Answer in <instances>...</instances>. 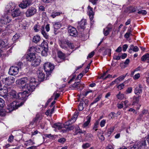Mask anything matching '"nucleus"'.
<instances>
[{
  "label": "nucleus",
  "mask_w": 149,
  "mask_h": 149,
  "mask_svg": "<svg viewBox=\"0 0 149 149\" xmlns=\"http://www.w3.org/2000/svg\"><path fill=\"white\" fill-rule=\"evenodd\" d=\"M6 100L8 102L17 99L23 100L24 102L27 100L28 96V93L27 90H24L22 92L19 93L17 94V92L14 90H11L8 92Z\"/></svg>",
  "instance_id": "1"
},
{
  "label": "nucleus",
  "mask_w": 149,
  "mask_h": 149,
  "mask_svg": "<svg viewBox=\"0 0 149 149\" xmlns=\"http://www.w3.org/2000/svg\"><path fill=\"white\" fill-rule=\"evenodd\" d=\"M29 61H31V65L36 67L40 65L41 59L39 58H36L35 53L30 52L29 53Z\"/></svg>",
  "instance_id": "2"
},
{
  "label": "nucleus",
  "mask_w": 149,
  "mask_h": 149,
  "mask_svg": "<svg viewBox=\"0 0 149 149\" xmlns=\"http://www.w3.org/2000/svg\"><path fill=\"white\" fill-rule=\"evenodd\" d=\"M6 11L8 13H11V15L13 17H18L20 15L21 12L18 9L14 10L15 6H13V7L11 5H10L6 6Z\"/></svg>",
  "instance_id": "3"
},
{
  "label": "nucleus",
  "mask_w": 149,
  "mask_h": 149,
  "mask_svg": "<svg viewBox=\"0 0 149 149\" xmlns=\"http://www.w3.org/2000/svg\"><path fill=\"white\" fill-rule=\"evenodd\" d=\"M24 103V101L19 102L15 101L8 105L7 109L9 112H10L17 109L19 107L21 106Z\"/></svg>",
  "instance_id": "4"
},
{
  "label": "nucleus",
  "mask_w": 149,
  "mask_h": 149,
  "mask_svg": "<svg viewBox=\"0 0 149 149\" xmlns=\"http://www.w3.org/2000/svg\"><path fill=\"white\" fill-rule=\"evenodd\" d=\"M28 81V79L26 77H23L20 79L16 81L17 84H18L19 85H21L22 86V88L23 89L26 88L25 90H27L28 91V84L27 82ZM28 93V92H27Z\"/></svg>",
  "instance_id": "5"
},
{
  "label": "nucleus",
  "mask_w": 149,
  "mask_h": 149,
  "mask_svg": "<svg viewBox=\"0 0 149 149\" xmlns=\"http://www.w3.org/2000/svg\"><path fill=\"white\" fill-rule=\"evenodd\" d=\"M54 66L51 63L49 62L45 63L44 65V68L47 75L50 74L51 72L54 68Z\"/></svg>",
  "instance_id": "6"
},
{
  "label": "nucleus",
  "mask_w": 149,
  "mask_h": 149,
  "mask_svg": "<svg viewBox=\"0 0 149 149\" xmlns=\"http://www.w3.org/2000/svg\"><path fill=\"white\" fill-rule=\"evenodd\" d=\"M36 81L35 79L34 78H31L29 80V91L32 92L35 88V87L37 85Z\"/></svg>",
  "instance_id": "7"
},
{
  "label": "nucleus",
  "mask_w": 149,
  "mask_h": 149,
  "mask_svg": "<svg viewBox=\"0 0 149 149\" xmlns=\"http://www.w3.org/2000/svg\"><path fill=\"white\" fill-rule=\"evenodd\" d=\"M2 81L5 85L9 86L14 82L15 79L13 77L10 76L3 78Z\"/></svg>",
  "instance_id": "8"
},
{
  "label": "nucleus",
  "mask_w": 149,
  "mask_h": 149,
  "mask_svg": "<svg viewBox=\"0 0 149 149\" xmlns=\"http://www.w3.org/2000/svg\"><path fill=\"white\" fill-rule=\"evenodd\" d=\"M41 45L42 49V50L41 52V55L43 56H46L47 55V52L48 50V44L47 42H43Z\"/></svg>",
  "instance_id": "9"
},
{
  "label": "nucleus",
  "mask_w": 149,
  "mask_h": 149,
  "mask_svg": "<svg viewBox=\"0 0 149 149\" xmlns=\"http://www.w3.org/2000/svg\"><path fill=\"white\" fill-rule=\"evenodd\" d=\"M19 68L17 66H11L9 69V74L11 75H15L18 73Z\"/></svg>",
  "instance_id": "10"
},
{
  "label": "nucleus",
  "mask_w": 149,
  "mask_h": 149,
  "mask_svg": "<svg viewBox=\"0 0 149 149\" xmlns=\"http://www.w3.org/2000/svg\"><path fill=\"white\" fill-rule=\"evenodd\" d=\"M68 29V32L70 36H77L78 32L75 28L72 26H69Z\"/></svg>",
  "instance_id": "11"
},
{
  "label": "nucleus",
  "mask_w": 149,
  "mask_h": 149,
  "mask_svg": "<svg viewBox=\"0 0 149 149\" xmlns=\"http://www.w3.org/2000/svg\"><path fill=\"white\" fill-rule=\"evenodd\" d=\"M9 15V13L7 11V13L2 17L1 18V20L2 23L4 24H7L10 21L11 19L9 18L8 16Z\"/></svg>",
  "instance_id": "12"
},
{
  "label": "nucleus",
  "mask_w": 149,
  "mask_h": 149,
  "mask_svg": "<svg viewBox=\"0 0 149 149\" xmlns=\"http://www.w3.org/2000/svg\"><path fill=\"white\" fill-rule=\"evenodd\" d=\"M37 74L39 81H41L44 80L45 78V74L42 71L40 70H38L37 71Z\"/></svg>",
  "instance_id": "13"
},
{
  "label": "nucleus",
  "mask_w": 149,
  "mask_h": 149,
  "mask_svg": "<svg viewBox=\"0 0 149 149\" xmlns=\"http://www.w3.org/2000/svg\"><path fill=\"white\" fill-rule=\"evenodd\" d=\"M93 8L90 6H88V13L91 21L93 20L94 15V13L93 11Z\"/></svg>",
  "instance_id": "14"
},
{
  "label": "nucleus",
  "mask_w": 149,
  "mask_h": 149,
  "mask_svg": "<svg viewBox=\"0 0 149 149\" xmlns=\"http://www.w3.org/2000/svg\"><path fill=\"white\" fill-rule=\"evenodd\" d=\"M142 86L141 84H139L137 85L134 90V93L135 94L139 95L142 93Z\"/></svg>",
  "instance_id": "15"
},
{
  "label": "nucleus",
  "mask_w": 149,
  "mask_h": 149,
  "mask_svg": "<svg viewBox=\"0 0 149 149\" xmlns=\"http://www.w3.org/2000/svg\"><path fill=\"white\" fill-rule=\"evenodd\" d=\"M8 91L7 89H0V96L4 98H7L8 97Z\"/></svg>",
  "instance_id": "16"
},
{
  "label": "nucleus",
  "mask_w": 149,
  "mask_h": 149,
  "mask_svg": "<svg viewBox=\"0 0 149 149\" xmlns=\"http://www.w3.org/2000/svg\"><path fill=\"white\" fill-rule=\"evenodd\" d=\"M112 27L110 24H109L107 27L103 29V33L105 36H107L112 29Z\"/></svg>",
  "instance_id": "17"
},
{
  "label": "nucleus",
  "mask_w": 149,
  "mask_h": 149,
  "mask_svg": "<svg viewBox=\"0 0 149 149\" xmlns=\"http://www.w3.org/2000/svg\"><path fill=\"white\" fill-rule=\"evenodd\" d=\"M36 12V9L33 7H31L29 9V17L35 14Z\"/></svg>",
  "instance_id": "18"
},
{
  "label": "nucleus",
  "mask_w": 149,
  "mask_h": 149,
  "mask_svg": "<svg viewBox=\"0 0 149 149\" xmlns=\"http://www.w3.org/2000/svg\"><path fill=\"white\" fill-rule=\"evenodd\" d=\"M139 146L140 149H143L146 147V140L145 139H143L139 143Z\"/></svg>",
  "instance_id": "19"
},
{
  "label": "nucleus",
  "mask_w": 149,
  "mask_h": 149,
  "mask_svg": "<svg viewBox=\"0 0 149 149\" xmlns=\"http://www.w3.org/2000/svg\"><path fill=\"white\" fill-rule=\"evenodd\" d=\"M57 55L59 58L61 59L65 60V54L61 51H58L57 52Z\"/></svg>",
  "instance_id": "20"
},
{
  "label": "nucleus",
  "mask_w": 149,
  "mask_h": 149,
  "mask_svg": "<svg viewBox=\"0 0 149 149\" xmlns=\"http://www.w3.org/2000/svg\"><path fill=\"white\" fill-rule=\"evenodd\" d=\"M132 29L131 27H130L127 30V32L125 34L124 37L126 38H128L130 36L132 35Z\"/></svg>",
  "instance_id": "21"
},
{
  "label": "nucleus",
  "mask_w": 149,
  "mask_h": 149,
  "mask_svg": "<svg viewBox=\"0 0 149 149\" xmlns=\"http://www.w3.org/2000/svg\"><path fill=\"white\" fill-rule=\"evenodd\" d=\"M130 47L129 52L130 53H132V50L134 52H137L139 50V49L137 46H134L133 45H131Z\"/></svg>",
  "instance_id": "22"
},
{
  "label": "nucleus",
  "mask_w": 149,
  "mask_h": 149,
  "mask_svg": "<svg viewBox=\"0 0 149 149\" xmlns=\"http://www.w3.org/2000/svg\"><path fill=\"white\" fill-rule=\"evenodd\" d=\"M127 10H129V13H134L138 11V9H137V7L135 6H130L127 8Z\"/></svg>",
  "instance_id": "23"
},
{
  "label": "nucleus",
  "mask_w": 149,
  "mask_h": 149,
  "mask_svg": "<svg viewBox=\"0 0 149 149\" xmlns=\"http://www.w3.org/2000/svg\"><path fill=\"white\" fill-rule=\"evenodd\" d=\"M28 3V0H23L22 2L19 5V6L21 8L23 9L27 7V4Z\"/></svg>",
  "instance_id": "24"
},
{
  "label": "nucleus",
  "mask_w": 149,
  "mask_h": 149,
  "mask_svg": "<svg viewBox=\"0 0 149 149\" xmlns=\"http://www.w3.org/2000/svg\"><path fill=\"white\" fill-rule=\"evenodd\" d=\"M40 30L41 33L43 36L46 39L48 38H49V35L44 31V26H41Z\"/></svg>",
  "instance_id": "25"
},
{
  "label": "nucleus",
  "mask_w": 149,
  "mask_h": 149,
  "mask_svg": "<svg viewBox=\"0 0 149 149\" xmlns=\"http://www.w3.org/2000/svg\"><path fill=\"white\" fill-rule=\"evenodd\" d=\"M86 24V21L85 19H82L79 23V25L80 27L82 29L84 28V26Z\"/></svg>",
  "instance_id": "26"
},
{
  "label": "nucleus",
  "mask_w": 149,
  "mask_h": 149,
  "mask_svg": "<svg viewBox=\"0 0 149 149\" xmlns=\"http://www.w3.org/2000/svg\"><path fill=\"white\" fill-rule=\"evenodd\" d=\"M40 36L38 35H36L33 37L32 41L33 42L37 44L40 41Z\"/></svg>",
  "instance_id": "27"
},
{
  "label": "nucleus",
  "mask_w": 149,
  "mask_h": 149,
  "mask_svg": "<svg viewBox=\"0 0 149 149\" xmlns=\"http://www.w3.org/2000/svg\"><path fill=\"white\" fill-rule=\"evenodd\" d=\"M86 118L87 119V121L84 123L82 126V127L84 128H85L88 127L90 122L91 117L88 116Z\"/></svg>",
  "instance_id": "28"
},
{
  "label": "nucleus",
  "mask_w": 149,
  "mask_h": 149,
  "mask_svg": "<svg viewBox=\"0 0 149 149\" xmlns=\"http://www.w3.org/2000/svg\"><path fill=\"white\" fill-rule=\"evenodd\" d=\"M53 127L58 130H60L63 127L62 124L60 123L54 124L53 126Z\"/></svg>",
  "instance_id": "29"
},
{
  "label": "nucleus",
  "mask_w": 149,
  "mask_h": 149,
  "mask_svg": "<svg viewBox=\"0 0 149 149\" xmlns=\"http://www.w3.org/2000/svg\"><path fill=\"white\" fill-rule=\"evenodd\" d=\"M42 119V117L39 114H37L36 115V117L33 119V122L37 123L38 121H40Z\"/></svg>",
  "instance_id": "30"
},
{
  "label": "nucleus",
  "mask_w": 149,
  "mask_h": 149,
  "mask_svg": "<svg viewBox=\"0 0 149 149\" xmlns=\"http://www.w3.org/2000/svg\"><path fill=\"white\" fill-rule=\"evenodd\" d=\"M61 26V24L59 22L54 23V27L55 29H58Z\"/></svg>",
  "instance_id": "31"
},
{
  "label": "nucleus",
  "mask_w": 149,
  "mask_h": 149,
  "mask_svg": "<svg viewBox=\"0 0 149 149\" xmlns=\"http://www.w3.org/2000/svg\"><path fill=\"white\" fill-rule=\"evenodd\" d=\"M114 129V127H112L109 129L107 130V132L106 133V135L108 137L110 136L111 134L113 132Z\"/></svg>",
  "instance_id": "32"
},
{
  "label": "nucleus",
  "mask_w": 149,
  "mask_h": 149,
  "mask_svg": "<svg viewBox=\"0 0 149 149\" xmlns=\"http://www.w3.org/2000/svg\"><path fill=\"white\" fill-rule=\"evenodd\" d=\"M102 97V95L101 94L99 95L92 102L91 105H92L94 103H95L98 102L99 100H100L101 97Z\"/></svg>",
  "instance_id": "33"
},
{
  "label": "nucleus",
  "mask_w": 149,
  "mask_h": 149,
  "mask_svg": "<svg viewBox=\"0 0 149 149\" xmlns=\"http://www.w3.org/2000/svg\"><path fill=\"white\" fill-rule=\"evenodd\" d=\"M97 136L101 141H103L104 140L105 138L101 132H98Z\"/></svg>",
  "instance_id": "34"
},
{
  "label": "nucleus",
  "mask_w": 149,
  "mask_h": 149,
  "mask_svg": "<svg viewBox=\"0 0 149 149\" xmlns=\"http://www.w3.org/2000/svg\"><path fill=\"white\" fill-rule=\"evenodd\" d=\"M141 60L143 61L149 60V54H147L143 55L141 57Z\"/></svg>",
  "instance_id": "35"
},
{
  "label": "nucleus",
  "mask_w": 149,
  "mask_h": 149,
  "mask_svg": "<svg viewBox=\"0 0 149 149\" xmlns=\"http://www.w3.org/2000/svg\"><path fill=\"white\" fill-rule=\"evenodd\" d=\"M61 13H60V12H57L55 11L52 13L51 16L53 18H54L56 16L59 15Z\"/></svg>",
  "instance_id": "36"
},
{
  "label": "nucleus",
  "mask_w": 149,
  "mask_h": 149,
  "mask_svg": "<svg viewBox=\"0 0 149 149\" xmlns=\"http://www.w3.org/2000/svg\"><path fill=\"white\" fill-rule=\"evenodd\" d=\"M117 97L119 100H122L124 97V95L123 94H121L119 92L116 95Z\"/></svg>",
  "instance_id": "37"
},
{
  "label": "nucleus",
  "mask_w": 149,
  "mask_h": 149,
  "mask_svg": "<svg viewBox=\"0 0 149 149\" xmlns=\"http://www.w3.org/2000/svg\"><path fill=\"white\" fill-rule=\"evenodd\" d=\"M36 48L35 46H32L30 47L29 49V51L31 52V53H35Z\"/></svg>",
  "instance_id": "38"
},
{
  "label": "nucleus",
  "mask_w": 149,
  "mask_h": 149,
  "mask_svg": "<svg viewBox=\"0 0 149 149\" xmlns=\"http://www.w3.org/2000/svg\"><path fill=\"white\" fill-rule=\"evenodd\" d=\"M67 42H61V44L60 45L61 47L65 49H67Z\"/></svg>",
  "instance_id": "39"
},
{
  "label": "nucleus",
  "mask_w": 149,
  "mask_h": 149,
  "mask_svg": "<svg viewBox=\"0 0 149 149\" xmlns=\"http://www.w3.org/2000/svg\"><path fill=\"white\" fill-rule=\"evenodd\" d=\"M99 124V120L97 121L94 124V125L93 128V129L95 130V131H97L98 130L97 128H98Z\"/></svg>",
  "instance_id": "40"
},
{
  "label": "nucleus",
  "mask_w": 149,
  "mask_h": 149,
  "mask_svg": "<svg viewBox=\"0 0 149 149\" xmlns=\"http://www.w3.org/2000/svg\"><path fill=\"white\" fill-rule=\"evenodd\" d=\"M140 96L139 95L137 97L134 96L133 97V102L138 103L139 100V97Z\"/></svg>",
  "instance_id": "41"
},
{
  "label": "nucleus",
  "mask_w": 149,
  "mask_h": 149,
  "mask_svg": "<svg viewBox=\"0 0 149 149\" xmlns=\"http://www.w3.org/2000/svg\"><path fill=\"white\" fill-rule=\"evenodd\" d=\"M40 26L38 25H36L34 27V30L36 32H37L40 31Z\"/></svg>",
  "instance_id": "42"
},
{
  "label": "nucleus",
  "mask_w": 149,
  "mask_h": 149,
  "mask_svg": "<svg viewBox=\"0 0 149 149\" xmlns=\"http://www.w3.org/2000/svg\"><path fill=\"white\" fill-rule=\"evenodd\" d=\"M5 105V102L2 99L0 98V107H3Z\"/></svg>",
  "instance_id": "43"
},
{
  "label": "nucleus",
  "mask_w": 149,
  "mask_h": 149,
  "mask_svg": "<svg viewBox=\"0 0 149 149\" xmlns=\"http://www.w3.org/2000/svg\"><path fill=\"white\" fill-rule=\"evenodd\" d=\"M83 102L82 101H81L80 102V104L79 105V110L80 111H82L84 107H83Z\"/></svg>",
  "instance_id": "44"
},
{
  "label": "nucleus",
  "mask_w": 149,
  "mask_h": 149,
  "mask_svg": "<svg viewBox=\"0 0 149 149\" xmlns=\"http://www.w3.org/2000/svg\"><path fill=\"white\" fill-rule=\"evenodd\" d=\"M105 53V55H107L108 56H110L111 53V49H106Z\"/></svg>",
  "instance_id": "45"
},
{
  "label": "nucleus",
  "mask_w": 149,
  "mask_h": 149,
  "mask_svg": "<svg viewBox=\"0 0 149 149\" xmlns=\"http://www.w3.org/2000/svg\"><path fill=\"white\" fill-rule=\"evenodd\" d=\"M75 133L76 134H77L78 133H83V132L80 129L79 127H77L75 129Z\"/></svg>",
  "instance_id": "46"
},
{
  "label": "nucleus",
  "mask_w": 149,
  "mask_h": 149,
  "mask_svg": "<svg viewBox=\"0 0 149 149\" xmlns=\"http://www.w3.org/2000/svg\"><path fill=\"white\" fill-rule=\"evenodd\" d=\"M91 146V144L89 143H86L82 145V147L83 148L85 149H86Z\"/></svg>",
  "instance_id": "47"
},
{
  "label": "nucleus",
  "mask_w": 149,
  "mask_h": 149,
  "mask_svg": "<svg viewBox=\"0 0 149 149\" xmlns=\"http://www.w3.org/2000/svg\"><path fill=\"white\" fill-rule=\"evenodd\" d=\"M126 77V75H122L121 76L118 78H117L116 79H117V81L118 82V81H121L122 80L124 79L125 77Z\"/></svg>",
  "instance_id": "48"
},
{
  "label": "nucleus",
  "mask_w": 149,
  "mask_h": 149,
  "mask_svg": "<svg viewBox=\"0 0 149 149\" xmlns=\"http://www.w3.org/2000/svg\"><path fill=\"white\" fill-rule=\"evenodd\" d=\"M138 13L139 14H142L143 15H146L147 14V12L144 10H141L140 11H138Z\"/></svg>",
  "instance_id": "49"
},
{
  "label": "nucleus",
  "mask_w": 149,
  "mask_h": 149,
  "mask_svg": "<svg viewBox=\"0 0 149 149\" xmlns=\"http://www.w3.org/2000/svg\"><path fill=\"white\" fill-rule=\"evenodd\" d=\"M106 120H105L103 119L102 120L100 123V125L101 127H103L105 124Z\"/></svg>",
  "instance_id": "50"
},
{
  "label": "nucleus",
  "mask_w": 149,
  "mask_h": 149,
  "mask_svg": "<svg viewBox=\"0 0 149 149\" xmlns=\"http://www.w3.org/2000/svg\"><path fill=\"white\" fill-rule=\"evenodd\" d=\"M121 56L120 55L117 56L116 54H114L113 58L114 59L116 60H119L120 59Z\"/></svg>",
  "instance_id": "51"
},
{
  "label": "nucleus",
  "mask_w": 149,
  "mask_h": 149,
  "mask_svg": "<svg viewBox=\"0 0 149 149\" xmlns=\"http://www.w3.org/2000/svg\"><path fill=\"white\" fill-rule=\"evenodd\" d=\"M6 112L4 110L2 109L0 110V116H5Z\"/></svg>",
  "instance_id": "52"
},
{
  "label": "nucleus",
  "mask_w": 149,
  "mask_h": 149,
  "mask_svg": "<svg viewBox=\"0 0 149 149\" xmlns=\"http://www.w3.org/2000/svg\"><path fill=\"white\" fill-rule=\"evenodd\" d=\"M67 45L70 48L72 49L74 48V46L73 44L71 43L70 42H67Z\"/></svg>",
  "instance_id": "53"
},
{
  "label": "nucleus",
  "mask_w": 149,
  "mask_h": 149,
  "mask_svg": "<svg viewBox=\"0 0 149 149\" xmlns=\"http://www.w3.org/2000/svg\"><path fill=\"white\" fill-rule=\"evenodd\" d=\"M124 84L123 83H122L117 86V88L119 90H121L123 89L124 87Z\"/></svg>",
  "instance_id": "54"
},
{
  "label": "nucleus",
  "mask_w": 149,
  "mask_h": 149,
  "mask_svg": "<svg viewBox=\"0 0 149 149\" xmlns=\"http://www.w3.org/2000/svg\"><path fill=\"white\" fill-rule=\"evenodd\" d=\"M65 138H61L58 140V141L60 143H63L65 141Z\"/></svg>",
  "instance_id": "55"
},
{
  "label": "nucleus",
  "mask_w": 149,
  "mask_h": 149,
  "mask_svg": "<svg viewBox=\"0 0 149 149\" xmlns=\"http://www.w3.org/2000/svg\"><path fill=\"white\" fill-rule=\"evenodd\" d=\"M140 75L139 73H137L135 74L133 76L134 79L136 80L138 79L140 77Z\"/></svg>",
  "instance_id": "56"
},
{
  "label": "nucleus",
  "mask_w": 149,
  "mask_h": 149,
  "mask_svg": "<svg viewBox=\"0 0 149 149\" xmlns=\"http://www.w3.org/2000/svg\"><path fill=\"white\" fill-rule=\"evenodd\" d=\"M79 85V82L75 83L74 84L72 85V87L74 88H77Z\"/></svg>",
  "instance_id": "57"
},
{
  "label": "nucleus",
  "mask_w": 149,
  "mask_h": 149,
  "mask_svg": "<svg viewBox=\"0 0 149 149\" xmlns=\"http://www.w3.org/2000/svg\"><path fill=\"white\" fill-rule=\"evenodd\" d=\"M95 54V52L94 51H92L90 53H89L87 57V58H91Z\"/></svg>",
  "instance_id": "58"
},
{
  "label": "nucleus",
  "mask_w": 149,
  "mask_h": 149,
  "mask_svg": "<svg viewBox=\"0 0 149 149\" xmlns=\"http://www.w3.org/2000/svg\"><path fill=\"white\" fill-rule=\"evenodd\" d=\"M109 116L111 118H112L115 117L116 114L114 112H111L109 115Z\"/></svg>",
  "instance_id": "59"
},
{
  "label": "nucleus",
  "mask_w": 149,
  "mask_h": 149,
  "mask_svg": "<svg viewBox=\"0 0 149 149\" xmlns=\"http://www.w3.org/2000/svg\"><path fill=\"white\" fill-rule=\"evenodd\" d=\"M128 47V46L127 45L125 44L123 45V51L124 52L126 51Z\"/></svg>",
  "instance_id": "60"
},
{
  "label": "nucleus",
  "mask_w": 149,
  "mask_h": 149,
  "mask_svg": "<svg viewBox=\"0 0 149 149\" xmlns=\"http://www.w3.org/2000/svg\"><path fill=\"white\" fill-rule=\"evenodd\" d=\"M69 121H70L71 120H69V121L66 122L63 125H64V127L67 128V127L66 126H68L70 125V123H69Z\"/></svg>",
  "instance_id": "61"
},
{
  "label": "nucleus",
  "mask_w": 149,
  "mask_h": 149,
  "mask_svg": "<svg viewBox=\"0 0 149 149\" xmlns=\"http://www.w3.org/2000/svg\"><path fill=\"white\" fill-rule=\"evenodd\" d=\"M122 50V47L119 46L116 50V52H120Z\"/></svg>",
  "instance_id": "62"
},
{
  "label": "nucleus",
  "mask_w": 149,
  "mask_h": 149,
  "mask_svg": "<svg viewBox=\"0 0 149 149\" xmlns=\"http://www.w3.org/2000/svg\"><path fill=\"white\" fill-rule=\"evenodd\" d=\"M132 91V88L131 87H129L126 90V92L127 93H131Z\"/></svg>",
  "instance_id": "63"
},
{
  "label": "nucleus",
  "mask_w": 149,
  "mask_h": 149,
  "mask_svg": "<svg viewBox=\"0 0 149 149\" xmlns=\"http://www.w3.org/2000/svg\"><path fill=\"white\" fill-rule=\"evenodd\" d=\"M105 149H113V148L112 145H109L106 147Z\"/></svg>",
  "instance_id": "64"
}]
</instances>
